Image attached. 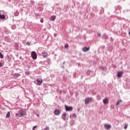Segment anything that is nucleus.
<instances>
[{
  "label": "nucleus",
  "instance_id": "nucleus-1",
  "mask_svg": "<svg viewBox=\"0 0 130 130\" xmlns=\"http://www.w3.org/2000/svg\"><path fill=\"white\" fill-rule=\"evenodd\" d=\"M93 101V98H87L85 99V104H89V102H92Z\"/></svg>",
  "mask_w": 130,
  "mask_h": 130
},
{
  "label": "nucleus",
  "instance_id": "nucleus-2",
  "mask_svg": "<svg viewBox=\"0 0 130 130\" xmlns=\"http://www.w3.org/2000/svg\"><path fill=\"white\" fill-rule=\"evenodd\" d=\"M31 57L32 59H36L37 58V53L35 51L31 52Z\"/></svg>",
  "mask_w": 130,
  "mask_h": 130
},
{
  "label": "nucleus",
  "instance_id": "nucleus-3",
  "mask_svg": "<svg viewBox=\"0 0 130 130\" xmlns=\"http://www.w3.org/2000/svg\"><path fill=\"white\" fill-rule=\"evenodd\" d=\"M36 81L37 82V85L40 86L42 84V79L38 78L37 79Z\"/></svg>",
  "mask_w": 130,
  "mask_h": 130
},
{
  "label": "nucleus",
  "instance_id": "nucleus-4",
  "mask_svg": "<svg viewBox=\"0 0 130 130\" xmlns=\"http://www.w3.org/2000/svg\"><path fill=\"white\" fill-rule=\"evenodd\" d=\"M65 109L66 111H72L73 110V108L72 107H69L65 105Z\"/></svg>",
  "mask_w": 130,
  "mask_h": 130
},
{
  "label": "nucleus",
  "instance_id": "nucleus-5",
  "mask_svg": "<svg viewBox=\"0 0 130 130\" xmlns=\"http://www.w3.org/2000/svg\"><path fill=\"white\" fill-rule=\"evenodd\" d=\"M104 127L106 129H110V128H111V125L105 124L104 125Z\"/></svg>",
  "mask_w": 130,
  "mask_h": 130
},
{
  "label": "nucleus",
  "instance_id": "nucleus-6",
  "mask_svg": "<svg viewBox=\"0 0 130 130\" xmlns=\"http://www.w3.org/2000/svg\"><path fill=\"white\" fill-rule=\"evenodd\" d=\"M103 103L104 104H108V102H109V101L108 100V98H105L103 100Z\"/></svg>",
  "mask_w": 130,
  "mask_h": 130
},
{
  "label": "nucleus",
  "instance_id": "nucleus-7",
  "mask_svg": "<svg viewBox=\"0 0 130 130\" xmlns=\"http://www.w3.org/2000/svg\"><path fill=\"white\" fill-rule=\"evenodd\" d=\"M54 113L55 115H59L60 111H59L58 109H56L54 111Z\"/></svg>",
  "mask_w": 130,
  "mask_h": 130
},
{
  "label": "nucleus",
  "instance_id": "nucleus-8",
  "mask_svg": "<svg viewBox=\"0 0 130 130\" xmlns=\"http://www.w3.org/2000/svg\"><path fill=\"white\" fill-rule=\"evenodd\" d=\"M18 112L20 115H22V116H24V115H26V113H24V112L22 110H19Z\"/></svg>",
  "mask_w": 130,
  "mask_h": 130
},
{
  "label": "nucleus",
  "instance_id": "nucleus-9",
  "mask_svg": "<svg viewBox=\"0 0 130 130\" xmlns=\"http://www.w3.org/2000/svg\"><path fill=\"white\" fill-rule=\"evenodd\" d=\"M82 50L84 52H86V51H89V50H90V47H84L83 48Z\"/></svg>",
  "mask_w": 130,
  "mask_h": 130
},
{
  "label": "nucleus",
  "instance_id": "nucleus-10",
  "mask_svg": "<svg viewBox=\"0 0 130 130\" xmlns=\"http://www.w3.org/2000/svg\"><path fill=\"white\" fill-rule=\"evenodd\" d=\"M122 75H123V73H122V72H118L117 76L118 78H121V77H122Z\"/></svg>",
  "mask_w": 130,
  "mask_h": 130
},
{
  "label": "nucleus",
  "instance_id": "nucleus-11",
  "mask_svg": "<svg viewBox=\"0 0 130 130\" xmlns=\"http://www.w3.org/2000/svg\"><path fill=\"white\" fill-rule=\"evenodd\" d=\"M47 55H48V54H47V52H42V56H43V57H47Z\"/></svg>",
  "mask_w": 130,
  "mask_h": 130
},
{
  "label": "nucleus",
  "instance_id": "nucleus-12",
  "mask_svg": "<svg viewBox=\"0 0 130 130\" xmlns=\"http://www.w3.org/2000/svg\"><path fill=\"white\" fill-rule=\"evenodd\" d=\"M62 119H63L64 120H66V118H67V113H64L62 115Z\"/></svg>",
  "mask_w": 130,
  "mask_h": 130
},
{
  "label": "nucleus",
  "instance_id": "nucleus-13",
  "mask_svg": "<svg viewBox=\"0 0 130 130\" xmlns=\"http://www.w3.org/2000/svg\"><path fill=\"white\" fill-rule=\"evenodd\" d=\"M0 19L4 20V19H6V16L4 15H2V14H0Z\"/></svg>",
  "mask_w": 130,
  "mask_h": 130
},
{
  "label": "nucleus",
  "instance_id": "nucleus-14",
  "mask_svg": "<svg viewBox=\"0 0 130 130\" xmlns=\"http://www.w3.org/2000/svg\"><path fill=\"white\" fill-rule=\"evenodd\" d=\"M55 18H56V16H52L51 17V18H50V20H51V21H54V19H55Z\"/></svg>",
  "mask_w": 130,
  "mask_h": 130
},
{
  "label": "nucleus",
  "instance_id": "nucleus-15",
  "mask_svg": "<svg viewBox=\"0 0 130 130\" xmlns=\"http://www.w3.org/2000/svg\"><path fill=\"white\" fill-rule=\"evenodd\" d=\"M14 77H15V78H18V77H20V76H21V74L15 73L14 74Z\"/></svg>",
  "mask_w": 130,
  "mask_h": 130
},
{
  "label": "nucleus",
  "instance_id": "nucleus-16",
  "mask_svg": "<svg viewBox=\"0 0 130 130\" xmlns=\"http://www.w3.org/2000/svg\"><path fill=\"white\" fill-rule=\"evenodd\" d=\"M11 115V112H8L7 113V115H6V117L7 118H10V116Z\"/></svg>",
  "mask_w": 130,
  "mask_h": 130
},
{
  "label": "nucleus",
  "instance_id": "nucleus-17",
  "mask_svg": "<svg viewBox=\"0 0 130 130\" xmlns=\"http://www.w3.org/2000/svg\"><path fill=\"white\" fill-rule=\"evenodd\" d=\"M121 102H122V101L121 100L117 101L116 105V106H118V105H119V103H121Z\"/></svg>",
  "mask_w": 130,
  "mask_h": 130
},
{
  "label": "nucleus",
  "instance_id": "nucleus-18",
  "mask_svg": "<svg viewBox=\"0 0 130 130\" xmlns=\"http://www.w3.org/2000/svg\"><path fill=\"white\" fill-rule=\"evenodd\" d=\"M0 58H4V55L2 54V53L0 52Z\"/></svg>",
  "mask_w": 130,
  "mask_h": 130
},
{
  "label": "nucleus",
  "instance_id": "nucleus-19",
  "mask_svg": "<svg viewBox=\"0 0 130 130\" xmlns=\"http://www.w3.org/2000/svg\"><path fill=\"white\" fill-rule=\"evenodd\" d=\"M128 125L127 124H125V126L124 127V129H126L127 128Z\"/></svg>",
  "mask_w": 130,
  "mask_h": 130
},
{
  "label": "nucleus",
  "instance_id": "nucleus-20",
  "mask_svg": "<svg viewBox=\"0 0 130 130\" xmlns=\"http://www.w3.org/2000/svg\"><path fill=\"white\" fill-rule=\"evenodd\" d=\"M40 22L41 23H43L44 22L43 18H41Z\"/></svg>",
  "mask_w": 130,
  "mask_h": 130
},
{
  "label": "nucleus",
  "instance_id": "nucleus-21",
  "mask_svg": "<svg viewBox=\"0 0 130 130\" xmlns=\"http://www.w3.org/2000/svg\"><path fill=\"white\" fill-rule=\"evenodd\" d=\"M44 130H49V127H46V128H44Z\"/></svg>",
  "mask_w": 130,
  "mask_h": 130
},
{
  "label": "nucleus",
  "instance_id": "nucleus-22",
  "mask_svg": "<svg viewBox=\"0 0 130 130\" xmlns=\"http://www.w3.org/2000/svg\"><path fill=\"white\" fill-rule=\"evenodd\" d=\"M68 47H69V45L68 44L65 45V48H68Z\"/></svg>",
  "mask_w": 130,
  "mask_h": 130
},
{
  "label": "nucleus",
  "instance_id": "nucleus-23",
  "mask_svg": "<svg viewBox=\"0 0 130 130\" xmlns=\"http://www.w3.org/2000/svg\"><path fill=\"white\" fill-rule=\"evenodd\" d=\"M37 126H34V127H33V128H32V129L33 130H34V129H35L36 128H37Z\"/></svg>",
  "mask_w": 130,
  "mask_h": 130
},
{
  "label": "nucleus",
  "instance_id": "nucleus-24",
  "mask_svg": "<svg viewBox=\"0 0 130 130\" xmlns=\"http://www.w3.org/2000/svg\"><path fill=\"white\" fill-rule=\"evenodd\" d=\"M26 45H30V42H27L26 43Z\"/></svg>",
  "mask_w": 130,
  "mask_h": 130
},
{
  "label": "nucleus",
  "instance_id": "nucleus-25",
  "mask_svg": "<svg viewBox=\"0 0 130 130\" xmlns=\"http://www.w3.org/2000/svg\"><path fill=\"white\" fill-rule=\"evenodd\" d=\"M98 36H99V37H100V36H101V34L99 33L98 34Z\"/></svg>",
  "mask_w": 130,
  "mask_h": 130
},
{
  "label": "nucleus",
  "instance_id": "nucleus-26",
  "mask_svg": "<svg viewBox=\"0 0 130 130\" xmlns=\"http://www.w3.org/2000/svg\"><path fill=\"white\" fill-rule=\"evenodd\" d=\"M3 67V64H2L1 62H0V67Z\"/></svg>",
  "mask_w": 130,
  "mask_h": 130
},
{
  "label": "nucleus",
  "instance_id": "nucleus-27",
  "mask_svg": "<svg viewBox=\"0 0 130 130\" xmlns=\"http://www.w3.org/2000/svg\"><path fill=\"white\" fill-rule=\"evenodd\" d=\"M16 116H19V114L18 113H16Z\"/></svg>",
  "mask_w": 130,
  "mask_h": 130
}]
</instances>
